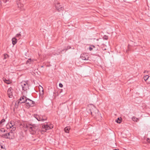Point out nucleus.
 Listing matches in <instances>:
<instances>
[{
    "instance_id": "nucleus-18",
    "label": "nucleus",
    "mask_w": 150,
    "mask_h": 150,
    "mask_svg": "<svg viewBox=\"0 0 150 150\" xmlns=\"http://www.w3.org/2000/svg\"><path fill=\"white\" fill-rule=\"evenodd\" d=\"M132 120L134 122H137L138 121V119L135 117H133L132 118Z\"/></svg>"
},
{
    "instance_id": "nucleus-2",
    "label": "nucleus",
    "mask_w": 150,
    "mask_h": 150,
    "mask_svg": "<svg viewBox=\"0 0 150 150\" xmlns=\"http://www.w3.org/2000/svg\"><path fill=\"white\" fill-rule=\"evenodd\" d=\"M27 105L28 107H33L34 106L35 102L29 98H27L25 102Z\"/></svg>"
},
{
    "instance_id": "nucleus-35",
    "label": "nucleus",
    "mask_w": 150,
    "mask_h": 150,
    "mask_svg": "<svg viewBox=\"0 0 150 150\" xmlns=\"http://www.w3.org/2000/svg\"><path fill=\"white\" fill-rule=\"evenodd\" d=\"M2 122H0V127H1L2 126Z\"/></svg>"
},
{
    "instance_id": "nucleus-4",
    "label": "nucleus",
    "mask_w": 150,
    "mask_h": 150,
    "mask_svg": "<svg viewBox=\"0 0 150 150\" xmlns=\"http://www.w3.org/2000/svg\"><path fill=\"white\" fill-rule=\"evenodd\" d=\"M42 128L43 129H45V132H46L47 130H49L51 129L53 127V125L52 124H50L49 125L48 124L46 125H42Z\"/></svg>"
},
{
    "instance_id": "nucleus-20",
    "label": "nucleus",
    "mask_w": 150,
    "mask_h": 150,
    "mask_svg": "<svg viewBox=\"0 0 150 150\" xmlns=\"http://www.w3.org/2000/svg\"><path fill=\"white\" fill-rule=\"evenodd\" d=\"M21 35L20 33L17 34H16V38H18V39H20L21 38Z\"/></svg>"
},
{
    "instance_id": "nucleus-38",
    "label": "nucleus",
    "mask_w": 150,
    "mask_h": 150,
    "mask_svg": "<svg viewBox=\"0 0 150 150\" xmlns=\"http://www.w3.org/2000/svg\"><path fill=\"white\" fill-rule=\"evenodd\" d=\"M146 72H148V71H146V70H145V71H144V73H146Z\"/></svg>"
},
{
    "instance_id": "nucleus-21",
    "label": "nucleus",
    "mask_w": 150,
    "mask_h": 150,
    "mask_svg": "<svg viewBox=\"0 0 150 150\" xmlns=\"http://www.w3.org/2000/svg\"><path fill=\"white\" fill-rule=\"evenodd\" d=\"M118 121H120V122L122 121V119L121 117H118L117 119L115 120V122H118Z\"/></svg>"
},
{
    "instance_id": "nucleus-7",
    "label": "nucleus",
    "mask_w": 150,
    "mask_h": 150,
    "mask_svg": "<svg viewBox=\"0 0 150 150\" xmlns=\"http://www.w3.org/2000/svg\"><path fill=\"white\" fill-rule=\"evenodd\" d=\"M55 7L57 10L59 12L62 11L64 9L60 5L59 3L56 4Z\"/></svg>"
},
{
    "instance_id": "nucleus-23",
    "label": "nucleus",
    "mask_w": 150,
    "mask_h": 150,
    "mask_svg": "<svg viewBox=\"0 0 150 150\" xmlns=\"http://www.w3.org/2000/svg\"><path fill=\"white\" fill-rule=\"evenodd\" d=\"M149 76L148 75L145 76L144 77V79L145 81H146L149 78Z\"/></svg>"
},
{
    "instance_id": "nucleus-37",
    "label": "nucleus",
    "mask_w": 150,
    "mask_h": 150,
    "mask_svg": "<svg viewBox=\"0 0 150 150\" xmlns=\"http://www.w3.org/2000/svg\"><path fill=\"white\" fill-rule=\"evenodd\" d=\"M65 49H66V48H65L63 50H62L61 51V52H62L63 51H64V50H65Z\"/></svg>"
},
{
    "instance_id": "nucleus-8",
    "label": "nucleus",
    "mask_w": 150,
    "mask_h": 150,
    "mask_svg": "<svg viewBox=\"0 0 150 150\" xmlns=\"http://www.w3.org/2000/svg\"><path fill=\"white\" fill-rule=\"evenodd\" d=\"M24 125L23 126V127H26L27 128H29L32 131H34L35 129V125L34 124L32 125L30 124V125H27V124H26V125H25L24 124Z\"/></svg>"
},
{
    "instance_id": "nucleus-22",
    "label": "nucleus",
    "mask_w": 150,
    "mask_h": 150,
    "mask_svg": "<svg viewBox=\"0 0 150 150\" xmlns=\"http://www.w3.org/2000/svg\"><path fill=\"white\" fill-rule=\"evenodd\" d=\"M8 135L9 138H11V136L13 134V132L10 131V132H8Z\"/></svg>"
},
{
    "instance_id": "nucleus-41",
    "label": "nucleus",
    "mask_w": 150,
    "mask_h": 150,
    "mask_svg": "<svg viewBox=\"0 0 150 150\" xmlns=\"http://www.w3.org/2000/svg\"><path fill=\"white\" fill-rule=\"evenodd\" d=\"M20 125H22V124H20Z\"/></svg>"
},
{
    "instance_id": "nucleus-28",
    "label": "nucleus",
    "mask_w": 150,
    "mask_h": 150,
    "mask_svg": "<svg viewBox=\"0 0 150 150\" xmlns=\"http://www.w3.org/2000/svg\"><path fill=\"white\" fill-rule=\"evenodd\" d=\"M65 48H66L65 50L67 51V50H68V49L71 48V47L70 46H68L67 47H66Z\"/></svg>"
},
{
    "instance_id": "nucleus-31",
    "label": "nucleus",
    "mask_w": 150,
    "mask_h": 150,
    "mask_svg": "<svg viewBox=\"0 0 150 150\" xmlns=\"http://www.w3.org/2000/svg\"><path fill=\"white\" fill-rule=\"evenodd\" d=\"M59 86L61 88H62L63 86V85L61 83H59Z\"/></svg>"
},
{
    "instance_id": "nucleus-25",
    "label": "nucleus",
    "mask_w": 150,
    "mask_h": 150,
    "mask_svg": "<svg viewBox=\"0 0 150 150\" xmlns=\"http://www.w3.org/2000/svg\"><path fill=\"white\" fill-rule=\"evenodd\" d=\"M11 132H12L13 131H14L16 129V127L14 126H13V127H12L11 128Z\"/></svg>"
},
{
    "instance_id": "nucleus-9",
    "label": "nucleus",
    "mask_w": 150,
    "mask_h": 150,
    "mask_svg": "<svg viewBox=\"0 0 150 150\" xmlns=\"http://www.w3.org/2000/svg\"><path fill=\"white\" fill-rule=\"evenodd\" d=\"M90 111L91 115L93 116H95L96 114L98 112V110L96 108H95L94 110H91V109Z\"/></svg>"
},
{
    "instance_id": "nucleus-30",
    "label": "nucleus",
    "mask_w": 150,
    "mask_h": 150,
    "mask_svg": "<svg viewBox=\"0 0 150 150\" xmlns=\"http://www.w3.org/2000/svg\"><path fill=\"white\" fill-rule=\"evenodd\" d=\"M43 90H42V92H40L39 93L40 95L41 96L42 95H43Z\"/></svg>"
},
{
    "instance_id": "nucleus-40",
    "label": "nucleus",
    "mask_w": 150,
    "mask_h": 150,
    "mask_svg": "<svg viewBox=\"0 0 150 150\" xmlns=\"http://www.w3.org/2000/svg\"><path fill=\"white\" fill-rule=\"evenodd\" d=\"M117 123H119L120 124V123H121V122H117Z\"/></svg>"
},
{
    "instance_id": "nucleus-10",
    "label": "nucleus",
    "mask_w": 150,
    "mask_h": 150,
    "mask_svg": "<svg viewBox=\"0 0 150 150\" xmlns=\"http://www.w3.org/2000/svg\"><path fill=\"white\" fill-rule=\"evenodd\" d=\"M12 90V88L11 87H10L9 88L8 90V97L10 98H12L13 96V94L11 91Z\"/></svg>"
},
{
    "instance_id": "nucleus-3",
    "label": "nucleus",
    "mask_w": 150,
    "mask_h": 150,
    "mask_svg": "<svg viewBox=\"0 0 150 150\" xmlns=\"http://www.w3.org/2000/svg\"><path fill=\"white\" fill-rule=\"evenodd\" d=\"M34 117L38 121H43L46 120V117L45 116H40L37 115H35Z\"/></svg>"
},
{
    "instance_id": "nucleus-5",
    "label": "nucleus",
    "mask_w": 150,
    "mask_h": 150,
    "mask_svg": "<svg viewBox=\"0 0 150 150\" xmlns=\"http://www.w3.org/2000/svg\"><path fill=\"white\" fill-rule=\"evenodd\" d=\"M21 86L24 91H25L28 89V84L25 82L21 83Z\"/></svg>"
},
{
    "instance_id": "nucleus-15",
    "label": "nucleus",
    "mask_w": 150,
    "mask_h": 150,
    "mask_svg": "<svg viewBox=\"0 0 150 150\" xmlns=\"http://www.w3.org/2000/svg\"><path fill=\"white\" fill-rule=\"evenodd\" d=\"M12 43L13 45H15L17 42V39L16 38H13L12 39Z\"/></svg>"
},
{
    "instance_id": "nucleus-29",
    "label": "nucleus",
    "mask_w": 150,
    "mask_h": 150,
    "mask_svg": "<svg viewBox=\"0 0 150 150\" xmlns=\"http://www.w3.org/2000/svg\"><path fill=\"white\" fill-rule=\"evenodd\" d=\"M0 149H5V146L3 145H0Z\"/></svg>"
},
{
    "instance_id": "nucleus-32",
    "label": "nucleus",
    "mask_w": 150,
    "mask_h": 150,
    "mask_svg": "<svg viewBox=\"0 0 150 150\" xmlns=\"http://www.w3.org/2000/svg\"><path fill=\"white\" fill-rule=\"evenodd\" d=\"M2 1L4 3H6V2L8 1L9 0H2Z\"/></svg>"
},
{
    "instance_id": "nucleus-11",
    "label": "nucleus",
    "mask_w": 150,
    "mask_h": 150,
    "mask_svg": "<svg viewBox=\"0 0 150 150\" xmlns=\"http://www.w3.org/2000/svg\"><path fill=\"white\" fill-rule=\"evenodd\" d=\"M15 122H8L6 125V127L8 129L11 128L13 126H14Z\"/></svg>"
},
{
    "instance_id": "nucleus-24",
    "label": "nucleus",
    "mask_w": 150,
    "mask_h": 150,
    "mask_svg": "<svg viewBox=\"0 0 150 150\" xmlns=\"http://www.w3.org/2000/svg\"><path fill=\"white\" fill-rule=\"evenodd\" d=\"M4 82L6 83L7 84H9L10 83V81L9 80H7L6 79H5L4 80Z\"/></svg>"
},
{
    "instance_id": "nucleus-19",
    "label": "nucleus",
    "mask_w": 150,
    "mask_h": 150,
    "mask_svg": "<svg viewBox=\"0 0 150 150\" xmlns=\"http://www.w3.org/2000/svg\"><path fill=\"white\" fill-rule=\"evenodd\" d=\"M5 131V130L4 129H0V134H2Z\"/></svg>"
},
{
    "instance_id": "nucleus-12",
    "label": "nucleus",
    "mask_w": 150,
    "mask_h": 150,
    "mask_svg": "<svg viewBox=\"0 0 150 150\" xmlns=\"http://www.w3.org/2000/svg\"><path fill=\"white\" fill-rule=\"evenodd\" d=\"M23 4L19 3L18 4V7L20 9L21 11H24L25 9L23 8Z\"/></svg>"
},
{
    "instance_id": "nucleus-14",
    "label": "nucleus",
    "mask_w": 150,
    "mask_h": 150,
    "mask_svg": "<svg viewBox=\"0 0 150 150\" xmlns=\"http://www.w3.org/2000/svg\"><path fill=\"white\" fill-rule=\"evenodd\" d=\"M33 62V60L31 59H28L26 62V64H30Z\"/></svg>"
},
{
    "instance_id": "nucleus-27",
    "label": "nucleus",
    "mask_w": 150,
    "mask_h": 150,
    "mask_svg": "<svg viewBox=\"0 0 150 150\" xmlns=\"http://www.w3.org/2000/svg\"><path fill=\"white\" fill-rule=\"evenodd\" d=\"M103 39L105 40H107L108 39V37L106 35H105L103 36Z\"/></svg>"
},
{
    "instance_id": "nucleus-33",
    "label": "nucleus",
    "mask_w": 150,
    "mask_h": 150,
    "mask_svg": "<svg viewBox=\"0 0 150 150\" xmlns=\"http://www.w3.org/2000/svg\"><path fill=\"white\" fill-rule=\"evenodd\" d=\"M5 121V120L4 119H2L0 121V122H4Z\"/></svg>"
},
{
    "instance_id": "nucleus-13",
    "label": "nucleus",
    "mask_w": 150,
    "mask_h": 150,
    "mask_svg": "<svg viewBox=\"0 0 150 150\" xmlns=\"http://www.w3.org/2000/svg\"><path fill=\"white\" fill-rule=\"evenodd\" d=\"M70 129V128L69 127H67L64 128V131L65 132L68 133Z\"/></svg>"
},
{
    "instance_id": "nucleus-36",
    "label": "nucleus",
    "mask_w": 150,
    "mask_h": 150,
    "mask_svg": "<svg viewBox=\"0 0 150 150\" xmlns=\"http://www.w3.org/2000/svg\"><path fill=\"white\" fill-rule=\"evenodd\" d=\"M0 150H6L5 149H0Z\"/></svg>"
},
{
    "instance_id": "nucleus-17",
    "label": "nucleus",
    "mask_w": 150,
    "mask_h": 150,
    "mask_svg": "<svg viewBox=\"0 0 150 150\" xmlns=\"http://www.w3.org/2000/svg\"><path fill=\"white\" fill-rule=\"evenodd\" d=\"M2 137H4L5 138H9V137H8L7 133L2 134Z\"/></svg>"
},
{
    "instance_id": "nucleus-26",
    "label": "nucleus",
    "mask_w": 150,
    "mask_h": 150,
    "mask_svg": "<svg viewBox=\"0 0 150 150\" xmlns=\"http://www.w3.org/2000/svg\"><path fill=\"white\" fill-rule=\"evenodd\" d=\"M8 57V55L7 54H4V59H6Z\"/></svg>"
},
{
    "instance_id": "nucleus-34",
    "label": "nucleus",
    "mask_w": 150,
    "mask_h": 150,
    "mask_svg": "<svg viewBox=\"0 0 150 150\" xmlns=\"http://www.w3.org/2000/svg\"><path fill=\"white\" fill-rule=\"evenodd\" d=\"M147 141L148 142L150 143V139H149V138H147Z\"/></svg>"
},
{
    "instance_id": "nucleus-39",
    "label": "nucleus",
    "mask_w": 150,
    "mask_h": 150,
    "mask_svg": "<svg viewBox=\"0 0 150 150\" xmlns=\"http://www.w3.org/2000/svg\"><path fill=\"white\" fill-rule=\"evenodd\" d=\"M113 150H119L118 149H114Z\"/></svg>"
},
{
    "instance_id": "nucleus-1",
    "label": "nucleus",
    "mask_w": 150,
    "mask_h": 150,
    "mask_svg": "<svg viewBox=\"0 0 150 150\" xmlns=\"http://www.w3.org/2000/svg\"><path fill=\"white\" fill-rule=\"evenodd\" d=\"M27 98L25 96L23 95L18 100H17L16 103V105H19V103H25L26 101Z\"/></svg>"
},
{
    "instance_id": "nucleus-16",
    "label": "nucleus",
    "mask_w": 150,
    "mask_h": 150,
    "mask_svg": "<svg viewBox=\"0 0 150 150\" xmlns=\"http://www.w3.org/2000/svg\"><path fill=\"white\" fill-rule=\"evenodd\" d=\"M95 48V47L93 45H90L89 47V50L90 51H92L93 50V49Z\"/></svg>"
},
{
    "instance_id": "nucleus-6",
    "label": "nucleus",
    "mask_w": 150,
    "mask_h": 150,
    "mask_svg": "<svg viewBox=\"0 0 150 150\" xmlns=\"http://www.w3.org/2000/svg\"><path fill=\"white\" fill-rule=\"evenodd\" d=\"M80 57L83 60H88L89 57L88 54L86 53L82 54H81Z\"/></svg>"
}]
</instances>
